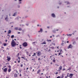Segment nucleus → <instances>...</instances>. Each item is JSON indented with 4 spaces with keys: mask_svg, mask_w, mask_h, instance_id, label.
<instances>
[{
    "mask_svg": "<svg viewBox=\"0 0 78 78\" xmlns=\"http://www.w3.org/2000/svg\"><path fill=\"white\" fill-rule=\"evenodd\" d=\"M18 30L19 31H22V28H20L19 29H18Z\"/></svg>",
    "mask_w": 78,
    "mask_h": 78,
    "instance_id": "16",
    "label": "nucleus"
},
{
    "mask_svg": "<svg viewBox=\"0 0 78 78\" xmlns=\"http://www.w3.org/2000/svg\"><path fill=\"white\" fill-rule=\"evenodd\" d=\"M36 56V53H34V55H32V56Z\"/></svg>",
    "mask_w": 78,
    "mask_h": 78,
    "instance_id": "23",
    "label": "nucleus"
},
{
    "mask_svg": "<svg viewBox=\"0 0 78 78\" xmlns=\"http://www.w3.org/2000/svg\"><path fill=\"white\" fill-rule=\"evenodd\" d=\"M20 76H22V75H21V74H20Z\"/></svg>",
    "mask_w": 78,
    "mask_h": 78,
    "instance_id": "51",
    "label": "nucleus"
},
{
    "mask_svg": "<svg viewBox=\"0 0 78 78\" xmlns=\"http://www.w3.org/2000/svg\"><path fill=\"white\" fill-rule=\"evenodd\" d=\"M47 41L48 42H51V40H48Z\"/></svg>",
    "mask_w": 78,
    "mask_h": 78,
    "instance_id": "25",
    "label": "nucleus"
},
{
    "mask_svg": "<svg viewBox=\"0 0 78 78\" xmlns=\"http://www.w3.org/2000/svg\"><path fill=\"white\" fill-rule=\"evenodd\" d=\"M20 67H23V65L22 64L21 65Z\"/></svg>",
    "mask_w": 78,
    "mask_h": 78,
    "instance_id": "32",
    "label": "nucleus"
},
{
    "mask_svg": "<svg viewBox=\"0 0 78 78\" xmlns=\"http://www.w3.org/2000/svg\"><path fill=\"white\" fill-rule=\"evenodd\" d=\"M55 74H56V75H57V74H58V72H56L55 73Z\"/></svg>",
    "mask_w": 78,
    "mask_h": 78,
    "instance_id": "30",
    "label": "nucleus"
},
{
    "mask_svg": "<svg viewBox=\"0 0 78 78\" xmlns=\"http://www.w3.org/2000/svg\"><path fill=\"white\" fill-rule=\"evenodd\" d=\"M11 33V30H9L8 32V34H7L8 36H9V34H10Z\"/></svg>",
    "mask_w": 78,
    "mask_h": 78,
    "instance_id": "4",
    "label": "nucleus"
},
{
    "mask_svg": "<svg viewBox=\"0 0 78 78\" xmlns=\"http://www.w3.org/2000/svg\"><path fill=\"white\" fill-rule=\"evenodd\" d=\"M18 58L19 59V60H20V57H18Z\"/></svg>",
    "mask_w": 78,
    "mask_h": 78,
    "instance_id": "37",
    "label": "nucleus"
},
{
    "mask_svg": "<svg viewBox=\"0 0 78 78\" xmlns=\"http://www.w3.org/2000/svg\"><path fill=\"white\" fill-rule=\"evenodd\" d=\"M8 19V17H6L5 18V20H6V19Z\"/></svg>",
    "mask_w": 78,
    "mask_h": 78,
    "instance_id": "43",
    "label": "nucleus"
},
{
    "mask_svg": "<svg viewBox=\"0 0 78 78\" xmlns=\"http://www.w3.org/2000/svg\"><path fill=\"white\" fill-rule=\"evenodd\" d=\"M30 69H32V67H30Z\"/></svg>",
    "mask_w": 78,
    "mask_h": 78,
    "instance_id": "63",
    "label": "nucleus"
},
{
    "mask_svg": "<svg viewBox=\"0 0 78 78\" xmlns=\"http://www.w3.org/2000/svg\"><path fill=\"white\" fill-rule=\"evenodd\" d=\"M25 60H26V61H27V58H25Z\"/></svg>",
    "mask_w": 78,
    "mask_h": 78,
    "instance_id": "54",
    "label": "nucleus"
},
{
    "mask_svg": "<svg viewBox=\"0 0 78 78\" xmlns=\"http://www.w3.org/2000/svg\"><path fill=\"white\" fill-rule=\"evenodd\" d=\"M18 27H15V30H18Z\"/></svg>",
    "mask_w": 78,
    "mask_h": 78,
    "instance_id": "18",
    "label": "nucleus"
},
{
    "mask_svg": "<svg viewBox=\"0 0 78 78\" xmlns=\"http://www.w3.org/2000/svg\"><path fill=\"white\" fill-rule=\"evenodd\" d=\"M20 49H22V47H21V46L20 47Z\"/></svg>",
    "mask_w": 78,
    "mask_h": 78,
    "instance_id": "44",
    "label": "nucleus"
},
{
    "mask_svg": "<svg viewBox=\"0 0 78 78\" xmlns=\"http://www.w3.org/2000/svg\"><path fill=\"white\" fill-rule=\"evenodd\" d=\"M59 31V30L57 29V30H55V31Z\"/></svg>",
    "mask_w": 78,
    "mask_h": 78,
    "instance_id": "49",
    "label": "nucleus"
},
{
    "mask_svg": "<svg viewBox=\"0 0 78 78\" xmlns=\"http://www.w3.org/2000/svg\"><path fill=\"white\" fill-rule=\"evenodd\" d=\"M35 42H32V44H35Z\"/></svg>",
    "mask_w": 78,
    "mask_h": 78,
    "instance_id": "40",
    "label": "nucleus"
},
{
    "mask_svg": "<svg viewBox=\"0 0 78 78\" xmlns=\"http://www.w3.org/2000/svg\"><path fill=\"white\" fill-rule=\"evenodd\" d=\"M28 68H27L26 70H28Z\"/></svg>",
    "mask_w": 78,
    "mask_h": 78,
    "instance_id": "46",
    "label": "nucleus"
},
{
    "mask_svg": "<svg viewBox=\"0 0 78 78\" xmlns=\"http://www.w3.org/2000/svg\"><path fill=\"white\" fill-rule=\"evenodd\" d=\"M6 45H7V44H6V43H4V46H6Z\"/></svg>",
    "mask_w": 78,
    "mask_h": 78,
    "instance_id": "24",
    "label": "nucleus"
},
{
    "mask_svg": "<svg viewBox=\"0 0 78 78\" xmlns=\"http://www.w3.org/2000/svg\"><path fill=\"white\" fill-rule=\"evenodd\" d=\"M67 70H69V71L70 70H71V67H69V69H67Z\"/></svg>",
    "mask_w": 78,
    "mask_h": 78,
    "instance_id": "20",
    "label": "nucleus"
},
{
    "mask_svg": "<svg viewBox=\"0 0 78 78\" xmlns=\"http://www.w3.org/2000/svg\"><path fill=\"white\" fill-rule=\"evenodd\" d=\"M53 62H55L56 60L55 59H53Z\"/></svg>",
    "mask_w": 78,
    "mask_h": 78,
    "instance_id": "27",
    "label": "nucleus"
},
{
    "mask_svg": "<svg viewBox=\"0 0 78 78\" xmlns=\"http://www.w3.org/2000/svg\"><path fill=\"white\" fill-rule=\"evenodd\" d=\"M50 48H51V49H54L55 48L53 47H51Z\"/></svg>",
    "mask_w": 78,
    "mask_h": 78,
    "instance_id": "26",
    "label": "nucleus"
},
{
    "mask_svg": "<svg viewBox=\"0 0 78 78\" xmlns=\"http://www.w3.org/2000/svg\"><path fill=\"white\" fill-rule=\"evenodd\" d=\"M64 70H66V69H65V68H64L63 69H62V71H64Z\"/></svg>",
    "mask_w": 78,
    "mask_h": 78,
    "instance_id": "33",
    "label": "nucleus"
},
{
    "mask_svg": "<svg viewBox=\"0 0 78 78\" xmlns=\"http://www.w3.org/2000/svg\"><path fill=\"white\" fill-rule=\"evenodd\" d=\"M67 36H72V34H67Z\"/></svg>",
    "mask_w": 78,
    "mask_h": 78,
    "instance_id": "21",
    "label": "nucleus"
},
{
    "mask_svg": "<svg viewBox=\"0 0 78 78\" xmlns=\"http://www.w3.org/2000/svg\"><path fill=\"white\" fill-rule=\"evenodd\" d=\"M51 16L53 17H55V15L54 14H52Z\"/></svg>",
    "mask_w": 78,
    "mask_h": 78,
    "instance_id": "10",
    "label": "nucleus"
},
{
    "mask_svg": "<svg viewBox=\"0 0 78 78\" xmlns=\"http://www.w3.org/2000/svg\"><path fill=\"white\" fill-rule=\"evenodd\" d=\"M51 50L50 49H49V50L48 51H50Z\"/></svg>",
    "mask_w": 78,
    "mask_h": 78,
    "instance_id": "56",
    "label": "nucleus"
},
{
    "mask_svg": "<svg viewBox=\"0 0 78 78\" xmlns=\"http://www.w3.org/2000/svg\"><path fill=\"white\" fill-rule=\"evenodd\" d=\"M52 36H53V37H55V35H52Z\"/></svg>",
    "mask_w": 78,
    "mask_h": 78,
    "instance_id": "57",
    "label": "nucleus"
},
{
    "mask_svg": "<svg viewBox=\"0 0 78 78\" xmlns=\"http://www.w3.org/2000/svg\"><path fill=\"white\" fill-rule=\"evenodd\" d=\"M14 35H12L11 36V38H14Z\"/></svg>",
    "mask_w": 78,
    "mask_h": 78,
    "instance_id": "22",
    "label": "nucleus"
},
{
    "mask_svg": "<svg viewBox=\"0 0 78 78\" xmlns=\"http://www.w3.org/2000/svg\"><path fill=\"white\" fill-rule=\"evenodd\" d=\"M57 78H61V77L60 76H58Z\"/></svg>",
    "mask_w": 78,
    "mask_h": 78,
    "instance_id": "34",
    "label": "nucleus"
},
{
    "mask_svg": "<svg viewBox=\"0 0 78 78\" xmlns=\"http://www.w3.org/2000/svg\"><path fill=\"white\" fill-rule=\"evenodd\" d=\"M46 44V42L45 41H44L42 43H41V44Z\"/></svg>",
    "mask_w": 78,
    "mask_h": 78,
    "instance_id": "15",
    "label": "nucleus"
},
{
    "mask_svg": "<svg viewBox=\"0 0 78 78\" xmlns=\"http://www.w3.org/2000/svg\"><path fill=\"white\" fill-rule=\"evenodd\" d=\"M40 72H41V70L40 69H39L37 71V73H40Z\"/></svg>",
    "mask_w": 78,
    "mask_h": 78,
    "instance_id": "14",
    "label": "nucleus"
},
{
    "mask_svg": "<svg viewBox=\"0 0 78 78\" xmlns=\"http://www.w3.org/2000/svg\"><path fill=\"white\" fill-rule=\"evenodd\" d=\"M38 60H39V61H40L41 60V58H39L38 59Z\"/></svg>",
    "mask_w": 78,
    "mask_h": 78,
    "instance_id": "38",
    "label": "nucleus"
},
{
    "mask_svg": "<svg viewBox=\"0 0 78 78\" xmlns=\"http://www.w3.org/2000/svg\"><path fill=\"white\" fill-rule=\"evenodd\" d=\"M7 60L8 61H9L11 60V58L10 57H9V56H7Z\"/></svg>",
    "mask_w": 78,
    "mask_h": 78,
    "instance_id": "6",
    "label": "nucleus"
},
{
    "mask_svg": "<svg viewBox=\"0 0 78 78\" xmlns=\"http://www.w3.org/2000/svg\"><path fill=\"white\" fill-rule=\"evenodd\" d=\"M7 70H8V69H7V68H5L4 69V72H5H5H7Z\"/></svg>",
    "mask_w": 78,
    "mask_h": 78,
    "instance_id": "8",
    "label": "nucleus"
},
{
    "mask_svg": "<svg viewBox=\"0 0 78 78\" xmlns=\"http://www.w3.org/2000/svg\"><path fill=\"white\" fill-rule=\"evenodd\" d=\"M8 64V65H9V63H6V64Z\"/></svg>",
    "mask_w": 78,
    "mask_h": 78,
    "instance_id": "42",
    "label": "nucleus"
},
{
    "mask_svg": "<svg viewBox=\"0 0 78 78\" xmlns=\"http://www.w3.org/2000/svg\"><path fill=\"white\" fill-rule=\"evenodd\" d=\"M20 60H19L18 61V63H20Z\"/></svg>",
    "mask_w": 78,
    "mask_h": 78,
    "instance_id": "39",
    "label": "nucleus"
},
{
    "mask_svg": "<svg viewBox=\"0 0 78 78\" xmlns=\"http://www.w3.org/2000/svg\"><path fill=\"white\" fill-rule=\"evenodd\" d=\"M11 66H9V69H10V68H11Z\"/></svg>",
    "mask_w": 78,
    "mask_h": 78,
    "instance_id": "36",
    "label": "nucleus"
},
{
    "mask_svg": "<svg viewBox=\"0 0 78 78\" xmlns=\"http://www.w3.org/2000/svg\"><path fill=\"white\" fill-rule=\"evenodd\" d=\"M36 53L37 54V56H40L41 55V52L40 51H38L36 52Z\"/></svg>",
    "mask_w": 78,
    "mask_h": 78,
    "instance_id": "3",
    "label": "nucleus"
},
{
    "mask_svg": "<svg viewBox=\"0 0 78 78\" xmlns=\"http://www.w3.org/2000/svg\"><path fill=\"white\" fill-rule=\"evenodd\" d=\"M21 58H23V59H25V58H25V55H24V57H22Z\"/></svg>",
    "mask_w": 78,
    "mask_h": 78,
    "instance_id": "12",
    "label": "nucleus"
},
{
    "mask_svg": "<svg viewBox=\"0 0 78 78\" xmlns=\"http://www.w3.org/2000/svg\"><path fill=\"white\" fill-rule=\"evenodd\" d=\"M7 41H8L7 40H5V42H7Z\"/></svg>",
    "mask_w": 78,
    "mask_h": 78,
    "instance_id": "58",
    "label": "nucleus"
},
{
    "mask_svg": "<svg viewBox=\"0 0 78 78\" xmlns=\"http://www.w3.org/2000/svg\"><path fill=\"white\" fill-rule=\"evenodd\" d=\"M11 45L12 47H15L16 45V43L14 41V40H12V41L11 43Z\"/></svg>",
    "mask_w": 78,
    "mask_h": 78,
    "instance_id": "1",
    "label": "nucleus"
},
{
    "mask_svg": "<svg viewBox=\"0 0 78 78\" xmlns=\"http://www.w3.org/2000/svg\"><path fill=\"white\" fill-rule=\"evenodd\" d=\"M20 32H18V34H20Z\"/></svg>",
    "mask_w": 78,
    "mask_h": 78,
    "instance_id": "47",
    "label": "nucleus"
},
{
    "mask_svg": "<svg viewBox=\"0 0 78 78\" xmlns=\"http://www.w3.org/2000/svg\"><path fill=\"white\" fill-rule=\"evenodd\" d=\"M17 55H18V56H19V53H18L17 54Z\"/></svg>",
    "mask_w": 78,
    "mask_h": 78,
    "instance_id": "48",
    "label": "nucleus"
},
{
    "mask_svg": "<svg viewBox=\"0 0 78 78\" xmlns=\"http://www.w3.org/2000/svg\"><path fill=\"white\" fill-rule=\"evenodd\" d=\"M65 3H67V5H68V4H69V2H65Z\"/></svg>",
    "mask_w": 78,
    "mask_h": 78,
    "instance_id": "29",
    "label": "nucleus"
},
{
    "mask_svg": "<svg viewBox=\"0 0 78 78\" xmlns=\"http://www.w3.org/2000/svg\"><path fill=\"white\" fill-rule=\"evenodd\" d=\"M67 77H68L67 76H66L65 77V78H67Z\"/></svg>",
    "mask_w": 78,
    "mask_h": 78,
    "instance_id": "52",
    "label": "nucleus"
},
{
    "mask_svg": "<svg viewBox=\"0 0 78 78\" xmlns=\"http://www.w3.org/2000/svg\"><path fill=\"white\" fill-rule=\"evenodd\" d=\"M64 43H62V45H64Z\"/></svg>",
    "mask_w": 78,
    "mask_h": 78,
    "instance_id": "41",
    "label": "nucleus"
},
{
    "mask_svg": "<svg viewBox=\"0 0 78 78\" xmlns=\"http://www.w3.org/2000/svg\"><path fill=\"white\" fill-rule=\"evenodd\" d=\"M67 76H68V77H69V76H70V74H69V73H67Z\"/></svg>",
    "mask_w": 78,
    "mask_h": 78,
    "instance_id": "17",
    "label": "nucleus"
},
{
    "mask_svg": "<svg viewBox=\"0 0 78 78\" xmlns=\"http://www.w3.org/2000/svg\"><path fill=\"white\" fill-rule=\"evenodd\" d=\"M41 32V31L40 30V31H38V32H39H39Z\"/></svg>",
    "mask_w": 78,
    "mask_h": 78,
    "instance_id": "61",
    "label": "nucleus"
},
{
    "mask_svg": "<svg viewBox=\"0 0 78 78\" xmlns=\"http://www.w3.org/2000/svg\"><path fill=\"white\" fill-rule=\"evenodd\" d=\"M28 24H27V26H28Z\"/></svg>",
    "mask_w": 78,
    "mask_h": 78,
    "instance_id": "64",
    "label": "nucleus"
},
{
    "mask_svg": "<svg viewBox=\"0 0 78 78\" xmlns=\"http://www.w3.org/2000/svg\"><path fill=\"white\" fill-rule=\"evenodd\" d=\"M73 46L71 44H69L68 47V48H72Z\"/></svg>",
    "mask_w": 78,
    "mask_h": 78,
    "instance_id": "5",
    "label": "nucleus"
},
{
    "mask_svg": "<svg viewBox=\"0 0 78 78\" xmlns=\"http://www.w3.org/2000/svg\"><path fill=\"white\" fill-rule=\"evenodd\" d=\"M19 2H21L22 1V0H19Z\"/></svg>",
    "mask_w": 78,
    "mask_h": 78,
    "instance_id": "55",
    "label": "nucleus"
},
{
    "mask_svg": "<svg viewBox=\"0 0 78 78\" xmlns=\"http://www.w3.org/2000/svg\"><path fill=\"white\" fill-rule=\"evenodd\" d=\"M69 41H68L67 42V43H69Z\"/></svg>",
    "mask_w": 78,
    "mask_h": 78,
    "instance_id": "53",
    "label": "nucleus"
},
{
    "mask_svg": "<svg viewBox=\"0 0 78 78\" xmlns=\"http://www.w3.org/2000/svg\"><path fill=\"white\" fill-rule=\"evenodd\" d=\"M64 78V75H62L61 78Z\"/></svg>",
    "mask_w": 78,
    "mask_h": 78,
    "instance_id": "31",
    "label": "nucleus"
},
{
    "mask_svg": "<svg viewBox=\"0 0 78 78\" xmlns=\"http://www.w3.org/2000/svg\"><path fill=\"white\" fill-rule=\"evenodd\" d=\"M46 78H48V76H47L46 77Z\"/></svg>",
    "mask_w": 78,
    "mask_h": 78,
    "instance_id": "62",
    "label": "nucleus"
},
{
    "mask_svg": "<svg viewBox=\"0 0 78 78\" xmlns=\"http://www.w3.org/2000/svg\"><path fill=\"white\" fill-rule=\"evenodd\" d=\"M22 45L24 47H26L28 46V44L26 42H24L22 44Z\"/></svg>",
    "mask_w": 78,
    "mask_h": 78,
    "instance_id": "2",
    "label": "nucleus"
},
{
    "mask_svg": "<svg viewBox=\"0 0 78 78\" xmlns=\"http://www.w3.org/2000/svg\"><path fill=\"white\" fill-rule=\"evenodd\" d=\"M50 37L51 38L52 37V36H51Z\"/></svg>",
    "mask_w": 78,
    "mask_h": 78,
    "instance_id": "59",
    "label": "nucleus"
},
{
    "mask_svg": "<svg viewBox=\"0 0 78 78\" xmlns=\"http://www.w3.org/2000/svg\"><path fill=\"white\" fill-rule=\"evenodd\" d=\"M5 67H6V66H5L4 67V68H5Z\"/></svg>",
    "mask_w": 78,
    "mask_h": 78,
    "instance_id": "50",
    "label": "nucleus"
},
{
    "mask_svg": "<svg viewBox=\"0 0 78 78\" xmlns=\"http://www.w3.org/2000/svg\"><path fill=\"white\" fill-rule=\"evenodd\" d=\"M16 14H17V12L14 13V14L12 15V16H16Z\"/></svg>",
    "mask_w": 78,
    "mask_h": 78,
    "instance_id": "13",
    "label": "nucleus"
},
{
    "mask_svg": "<svg viewBox=\"0 0 78 78\" xmlns=\"http://www.w3.org/2000/svg\"><path fill=\"white\" fill-rule=\"evenodd\" d=\"M37 27H39V24H38L37 25Z\"/></svg>",
    "mask_w": 78,
    "mask_h": 78,
    "instance_id": "60",
    "label": "nucleus"
},
{
    "mask_svg": "<svg viewBox=\"0 0 78 78\" xmlns=\"http://www.w3.org/2000/svg\"><path fill=\"white\" fill-rule=\"evenodd\" d=\"M22 69H20V70H19V71H20V72H22Z\"/></svg>",
    "mask_w": 78,
    "mask_h": 78,
    "instance_id": "35",
    "label": "nucleus"
},
{
    "mask_svg": "<svg viewBox=\"0 0 78 78\" xmlns=\"http://www.w3.org/2000/svg\"><path fill=\"white\" fill-rule=\"evenodd\" d=\"M40 31H41V32L42 33V29L41 28L40 29Z\"/></svg>",
    "mask_w": 78,
    "mask_h": 78,
    "instance_id": "28",
    "label": "nucleus"
},
{
    "mask_svg": "<svg viewBox=\"0 0 78 78\" xmlns=\"http://www.w3.org/2000/svg\"><path fill=\"white\" fill-rule=\"evenodd\" d=\"M61 53H59V54H58V55H61Z\"/></svg>",
    "mask_w": 78,
    "mask_h": 78,
    "instance_id": "45",
    "label": "nucleus"
},
{
    "mask_svg": "<svg viewBox=\"0 0 78 78\" xmlns=\"http://www.w3.org/2000/svg\"><path fill=\"white\" fill-rule=\"evenodd\" d=\"M62 67L61 66L60 67H59V69H60V70H62Z\"/></svg>",
    "mask_w": 78,
    "mask_h": 78,
    "instance_id": "19",
    "label": "nucleus"
},
{
    "mask_svg": "<svg viewBox=\"0 0 78 78\" xmlns=\"http://www.w3.org/2000/svg\"><path fill=\"white\" fill-rule=\"evenodd\" d=\"M14 77H17L18 76V75H17V74H16V73H15L14 74Z\"/></svg>",
    "mask_w": 78,
    "mask_h": 78,
    "instance_id": "9",
    "label": "nucleus"
},
{
    "mask_svg": "<svg viewBox=\"0 0 78 78\" xmlns=\"http://www.w3.org/2000/svg\"><path fill=\"white\" fill-rule=\"evenodd\" d=\"M11 69L10 68H9L8 70V72L9 73L10 72H11Z\"/></svg>",
    "mask_w": 78,
    "mask_h": 78,
    "instance_id": "11",
    "label": "nucleus"
},
{
    "mask_svg": "<svg viewBox=\"0 0 78 78\" xmlns=\"http://www.w3.org/2000/svg\"><path fill=\"white\" fill-rule=\"evenodd\" d=\"M73 74L72 73H71L69 74V77L70 78H72V77L73 76Z\"/></svg>",
    "mask_w": 78,
    "mask_h": 78,
    "instance_id": "7",
    "label": "nucleus"
}]
</instances>
